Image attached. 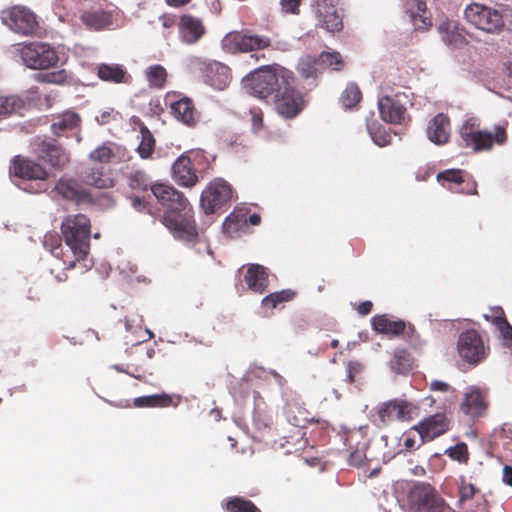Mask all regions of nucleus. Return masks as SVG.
Instances as JSON below:
<instances>
[{"instance_id": "obj_4", "label": "nucleus", "mask_w": 512, "mask_h": 512, "mask_svg": "<svg viewBox=\"0 0 512 512\" xmlns=\"http://www.w3.org/2000/svg\"><path fill=\"white\" fill-rule=\"evenodd\" d=\"M13 52L24 66L34 70L49 69L59 62L58 52L46 42L31 41L17 44L13 47Z\"/></svg>"}, {"instance_id": "obj_48", "label": "nucleus", "mask_w": 512, "mask_h": 512, "mask_svg": "<svg viewBox=\"0 0 512 512\" xmlns=\"http://www.w3.org/2000/svg\"><path fill=\"white\" fill-rule=\"evenodd\" d=\"M479 492L480 490L474 484L468 483L464 476L459 478L458 495L460 504L473 499Z\"/></svg>"}, {"instance_id": "obj_18", "label": "nucleus", "mask_w": 512, "mask_h": 512, "mask_svg": "<svg viewBox=\"0 0 512 512\" xmlns=\"http://www.w3.org/2000/svg\"><path fill=\"white\" fill-rule=\"evenodd\" d=\"M378 108L383 121L391 124H403L406 122V108L398 98L385 96L379 99Z\"/></svg>"}, {"instance_id": "obj_16", "label": "nucleus", "mask_w": 512, "mask_h": 512, "mask_svg": "<svg viewBox=\"0 0 512 512\" xmlns=\"http://www.w3.org/2000/svg\"><path fill=\"white\" fill-rule=\"evenodd\" d=\"M413 405L407 401L394 399L383 403L377 411L383 425L393 421H406L411 419Z\"/></svg>"}, {"instance_id": "obj_31", "label": "nucleus", "mask_w": 512, "mask_h": 512, "mask_svg": "<svg viewBox=\"0 0 512 512\" xmlns=\"http://www.w3.org/2000/svg\"><path fill=\"white\" fill-rule=\"evenodd\" d=\"M128 184L132 190H141L143 192L148 190H151V192H167L164 184L153 182L149 176L142 171L132 173L129 176Z\"/></svg>"}, {"instance_id": "obj_39", "label": "nucleus", "mask_w": 512, "mask_h": 512, "mask_svg": "<svg viewBox=\"0 0 512 512\" xmlns=\"http://www.w3.org/2000/svg\"><path fill=\"white\" fill-rule=\"evenodd\" d=\"M98 75L104 81L120 83L124 81L126 72L120 65L102 64L98 68Z\"/></svg>"}, {"instance_id": "obj_53", "label": "nucleus", "mask_w": 512, "mask_h": 512, "mask_svg": "<svg viewBox=\"0 0 512 512\" xmlns=\"http://www.w3.org/2000/svg\"><path fill=\"white\" fill-rule=\"evenodd\" d=\"M231 191H232V188L226 180H224L222 178H215L208 184L205 192L214 193V192H231Z\"/></svg>"}, {"instance_id": "obj_45", "label": "nucleus", "mask_w": 512, "mask_h": 512, "mask_svg": "<svg viewBox=\"0 0 512 512\" xmlns=\"http://www.w3.org/2000/svg\"><path fill=\"white\" fill-rule=\"evenodd\" d=\"M445 454L454 461L467 464L469 461L468 446L465 442H459L445 450Z\"/></svg>"}, {"instance_id": "obj_49", "label": "nucleus", "mask_w": 512, "mask_h": 512, "mask_svg": "<svg viewBox=\"0 0 512 512\" xmlns=\"http://www.w3.org/2000/svg\"><path fill=\"white\" fill-rule=\"evenodd\" d=\"M361 99V92L355 84H349L341 96L342 104L345 108H352Z\"/></svg>"}, {"instance_id": "obj_21", "label": "nucleus", "mask_w": 512, "mask_h": 512, "mask_svg": "<svg viewBox=\"0 0 512 512\" xmlns=\"http://www.w3.org/2000/svg\"><path fill=\"white\" fill-rule=\"evenodd\" d=\"M202 21L191 15H183L179 21L180 39L187 44H194L204 35Z\"/></svg>"}, {"instance_id": "obj_42", "label": "nucleus", "mask_w": 512, "mask_h": 512, "mask_svg": "<svg viewBox=\"0 0 512 512\" xmlns=\"http://www.w3.org/2000/svg\"><path fill=\"white\" fill-rule=\"evenodd\" d=\"M146 79L150 86L162 88L167 79L166 69L161 65L149 66L145 71Z\"/></svg>"}, {"instance_id": "obj_52", "label": "nucleus", "mask_w": 512, "mask_h": 512, "mask_svg": "<svg viewBox=\"0 0 512 512\" xmlns=\"http://www.w3.org/2000/svg\"><path fill=\"white\" fill-rule=\"evenodd\" d=\"M43 244L53 255L58 256L61 251L60 238L56 234H47L44 237Z\"/></svg>"}, {"instance_id": "obj_41", "label": "nucleus", "mask_w": 512, "mask_h": 512, "mask_svg": "<svg viewBox=\"0 0 512 512\" xmlns=\"http://www.w3.org/2000/svg\"><path fill=\"white\" fill-rule=\"evenodd\" d=\"M24 107V101L16 96H0V116L19 112Z\"/></svg>"}, {"instance_id": "obj_36", "label": "nucleus", "mask_w": 512, "mask_h": 512, "mask_svg": "<svg viewBox=\"0 0 512 512\" xmlns=\"http://www.w3.org/2000/svg\"><path fill=\"white\" fill-rule=\"evenodd\" d=\"M413 358L411 354L405 349H397L394 352L393 358L390 361V368L398 373H406L412 369Z\"/></svg>"}, {"instance_id": "obj_5", "label": "nucleus", "mask_w": 512, "mask_h": 512, "mask_svg": "<svg viewBox=\"0 0 512 512\" xmlns=\"http://www.w3.org/2000/svg\"><path fill=\"white\" fill-rule=\"evenodd\" d=\"M288 72L284 68H261L243 80L247 93L258 98H266L275 93L279 85L285 83Z\"/></svg>"}, {"instance_id": "obj_35", "label": "nucleus", "mask_w": 512, "mask_h": 512, "mask_svg": "<svg viewBox=\"0 0 512 512\" xmlns=\"http://www.w3.org/2000/svg\"><path fill=\"white\" fill-rule=\"evenodd\" d=\"M297 68L302 77L316 78L322 71V64L318 57L306 55L299 60Z\"/></svg>"}, {"instance_id": "obj_28", "label": "nucleus", "mask_w": 512, "mask_h": 512, "mask_svg": "<svg viewBox=\"0 0 512 512\" xmlns=\"http://www.w3.org/2000/svg\"><path fill=\"white\" fill-rule=\"evenodd\" d=\"M438 182L444 189L454 190L463 183H466L464 189L467 192H476V184L474 182L467 181L461 170L450 169L445 170L437 175Z\"/></svg>"}, {"instance_id": "obj_46", "label": "nucleus", "mask_w": 512, "mask_h": 512, "mask_svg": "<svg viewBox=\"0 0 512 512\" xmlns=\"http://www.w3.org/2000/svg\"><path fill=\"white\" fill-rule=\"evenodd\" d=\"M430 390L448 394V398H447L448 404H444L445 409L450 408L455 403V401L457 399L456 389L451 387L446 382H443L440 380H433L430 383Z\"/></svg>"}, {"instance_id": "obj_64", "label": "nucleus", "mask_w": 512, "mask_h": 512, "mask_svg": "<svg viewBox=\"0 0 512 512\" xmlns=\"http://www.w3.org/2000/svg\"><path fill=\"white\" fill-rule=\"evenodd\" d=\"M485 315H487V316H501V317H506V316H505V312H504L503 308H502V307H500V306L491 307V308L489 309V312H488V313H486Z\"/></svg>"}, {"instance_id": "obj_9", "label": "nucleus", "mask_w": 512, "mask_h": 512, "mask_svg": "<svg viewBox=\"0 0 512 512\" xmlns=\"http://www.w3.org/2000/svg\"><path fill=\"white\" fill-rule=\"evenodd\" d=\"M291 79L290 72H288L285 83L279 85L273 94L278 113L286 118L295 117L304 105L302 95L294 89Z\"/></svg>"}, {"instance_id": "obj_6", "label": "nucleus", "mask_w": 512, "mask_h": 512, "mask_svg": "<svg viewBox=\"0 0 512 512\" xmlns=\"http://www.w3.org/2000/svg\"><path fill=\"white\" fill-rule=\"evenodd\" d=\"M507 122L497 125L494 133L487 131H479L477 120L468 119L460 128V135L466 146L471 147L474 151L489 150L494 144L502 145L507 140L506 135Z\"/></svg>"}, {"instance_id": "obj_30", "label": "nucleus", "mask_w": 512, "mask_h": 512, "mask_svg": "<svg viewBox=\"0 0 512 512\" xmlns=\"http://www.w3.org/2000/svg\"><path fill=\"white\" fill-rule=\"evenodd\" d=\"M81 125V117L75 111L67 110L54 117L51 130L54 134L60 135L61 133L79 128Z\"/></svg>"}, {"instance_id": "obj_13", "label": "nucleus", "mask_w": 512, "mask_h": 512, "mask_svg": "<svg viewBox=\"0 0 512 512\" xmlns=\"http://www.w3.org/2000/svg\"><path fill=\"white\" fill-rule=\"evenodd\" d=\"M419 435L418 447L445 434L450 429V420L444 413H436L416 425Z\"/></svg>"}, {"instance_id": "obj_1", "label": "nucleus", "mask_w": 512, "mask_h": 512, "mask_svg": "<svg viewBox=\"0 0 512 512\" xmlns=\"http://www.w3.org/2000/svg\"><path fill=\"white\" fill-rule=\"evenodd\" d=\"M133 208L151 215L163 212L162 222L173 235L186 242L199 237L192 207L184 194H131Z\"/></svg>"}, {"instance_id": "obj_56", "label": "nucleus", "mask_w": 512, "mask_h": 512, "mask_svg": "<svg viewBox=\"0 0 512 512\" xmlns=\"http://www.w3.org/2000/svg\"><path fill=\"white\" fill-rule=\"evenodd\" d=\"M56 192H78L76 190V182L70 177H63L56 185Z\"/></svg>"}, {"instance_id": "obj_32", "label": "nucleus", "mask_w": 512, "mask_h": 512, "mask_svg": "<svg viewBox=\"0 0 512 512\" xmlns=\"http://www.w3.org/2000/svg\"><path fill=\"white\" fill-rule=\"evenodd\" d=\"M284 414L287 421L295 427H304L308 422V411L296 400H290L285 404Z\"/></svg>"}, {"instance_id": "obj_50", "label": "nucleus", "mask_w": 512, "mask_h": 512, "mask_svg": "<svg viewBox=\"0 0 512 512\" xmlns=\"http://www.w3.org/2000/svg\"><path fill=\"white\" fill-rule=\"evenodd\" d=\"M141 143L138 146V152L142 158H148L154 147V138L152 134L145 128H141Z\"/></svg>"}, {"instance_id": "obj_38", "label": "nucleus", "mask_w": 512, "mask_h": 512, "mask_svg": "<svg viewBox=\"0 0 512 512\" xmlns=\"http://www.w3.org/2000/svg\"><path fill=\"white\" fill-rule=\"evenodd\" d=\"M42 158L54 167H63L69 162L68 153L61 147L53 144L46 145L45 155Z\"/></svg>"}, {"instance_id": "obj_33", "label": "nucleus", "mask_w": 512, "mask_h": 512, "mask_svg": "<svg viewBox=\"0 0 512 512\" xmlns=\"http://www.w3.org/2000/svg\"><path fill=\"white\" fill-rule=\"evenodd\" d=\"M120 148L113 143H104L95 148L90 154L89 158L94 162L110 163L119 160Z\"/></svg>"}, {"instance_id": "obj_20", "label": "nucleus", "mask_w": 512, "mask_h": 512, "mask_svg": "<svg viewBox=\"0 0 512 512\" xmlns=\"http://www.w3.org/2000/svg\"><path fill=\"white\" fill-rule=\"evenodd\" d=\"M247 213L243 209H234L222 224V233L229 239L241 237L247 232Z\"/></svg>"}, {"instance_id": "obj_17", "label": "nucleus", "mask_w": 512, "mask_h": 512, "mask_svg": "<svg viewBox=\"0 0 512 512\" xmlns=\"http://www.w3.org/2000/svg\"><path fill=\"white\" fill-rule=\"evenodd\" d=\"M172 178L179 186L184 188H191L198 181L189 153H183L174 162Z\"/></svg>"}, {"instance_id": "obj_61", "label": "nucleus", "mask_w": 512, "mask_h": 512, "mask_svg": "<svg viewBox=\"0 0 512 512\" xmlns=\"http://www.w3.org/2000/svg\"><path fill=\"white\" fill-rule=\"evenodd\" d=\"M372 308H373V303L371 301L367 300V301H363V302L359 303L358 306L356 307V311L358 312V314L365 316V315H368L371 313Z\"/></svg>"}, {"instance_id": "obj_47", "label": "nucleus", "mask_w": 512, "mask_h": 512, "mask_svg": "<svg viewBox=\"0 0 512 512\" xmlns=\"http://www.w3.org/2000/svg\"><path fill=\"white\" fill-rule=\"evenodd\" d=\"M320 64H322V70L329 68L331 70H339L343 66L342 57L338 52L325 51L318 57Z\"/></svg>"}, {"instance_id": "obj_24", "label": "nucleus", "mask_w": 512, "mask_h": 512, "mask_svg": "<svg viewBox=\"0 0 512 512\" xmlns=\"http://www.w3.org/2000/svg\"><path fill=\"white\" fill-rule=\"evenodd\" d=\"M404 6L415 28L424 30L431 25L429 12L423 0H405Z\"/></svg>"}, {"instance_id": "obj_37", "label": "nucleus", "mask_w": 512, "mask_h": 512, "mask_svg": "<svg viewBox=\"0 0 512 512\" xmlns=\"http://www.w3.org/2000/svg\"><path fill=\"white\" fill-rule=\"evenodd\" d=\"M296 292L292 289H284L278 292L270 293L265 296L261 304L264 308L275 309L280 304L289 302L294 299Z\"/></svg>"}, {"instance_id": "obj_60", "label": "nucleus", "mask_w": 512, "mask_h": 512, "mask_svg": "<svg viewBox=\"0 0 512 512\" xmlns=\"http://www.w3.org/2000/svg\"><path fill=\"white\" fill-rule=\"evenodd\" d=\"M301 0H281L282 10L286 13L298 14Z\"/></svg>"}, {"instance_id": "obj_43", "label": "nucleus", "mask_w": 512, "mask_h": 512, "mask_svg": "<svg viewBox=\"0 0 512 512\" xmlns=\"http://www.w3.org/2000/svg\"><path fill=\"white\" fill-rule=\"evenodd\" d=\"M367 130L376 145L384 147L391 143V135L386 133L376 121L367 122Z\"/></svg>"}, {"instance_id": "obj_62", "label": "nucleus", "mask_w": 512, "mask_h": 512, "mask_svg": "<svg viewBox=\"0 0 512 512\" xmlns=\"http://www.w3.org/2000/svg\"><path fill=\"white\" fill-rule=\"evenodd\" d=\"M484 319L490 323H492L496 328L501 326L505 321H507L506 317L501 316H487L483 315Z\"/></svg>"}, {"instance_id": "obj_7", "label": "nucleus", "mask_w": 512, "mask_h": 512, "mask_svg": "<svg viewBox=\"0 0 512 512\" xmlns=\"http://www.w3.org/2000/svg\"><path fill=\"white\" fill-rule=\"evenodd\" d=\"M223 48L231 53L251 52L271 46V40L264 35L254 34L249 30L233 31L222 40Z\"/></svg>"}, {"instance_id": "obj_44", "label": "nucleus", "mask_w": 512, "mask_h": 512, "mask_svg": "<svg viewBox=\"0 0 512 512\" xmlns=\"http://www.w3.org/2000/svg\"><path fill=\"white\" fill-rule=\"evenodd\" d=\"M85 182L98 189H108L113 186V179L100 171H93L85 177Z\"/></svg>"}, {"instance_id": "obj_57", "label": "nucleus", "mask_w": 512, "mask_h": 512, "mask_svg": "<svg viewBox=\"0 0 512 512\" xmlns=\"http://www.w3.org/2000/svg\"><path fill=\"white\" fill-rule=\"evenodd\" d=\"M363 370V365L358 361H350L347 364V381L354 383L356 376L359 375Z\"/></svg>"}, {"instance_id": "obj_2", "label": "nucleus", "mask_w": 512, "mask_h": 512, "mask_svg": "<svg viewBox=\"0 0 512 512\" xmlns=\"http://www.w3.org/2000/svg\"><path fill=\"white\" fill-rule=\"evenodd\" d=\"M465 20L486 33L497 34L512 30V8L500 5L497 8L480 3H471L464 9Z\"/></svg>"}, {"instance_id": "obj_26", "label": "nucleus", "mask_w": 512, "mask_h": 512, "mask_svg": "<svg viewBox=\"0 0 512 512\" xmlns=\"http://www.w3.org/2000/svg\"><path fill=\"white\" fill-rule=\"evenodd\" d=\"M231 80L230 69L219 62L208 64L206 82L218 90L225 89Z\"/></svg>"}, {"instance_id": "obj_11", "label": "nucleus", "mask_w": 512, "mask_h": 512, "mask_svg": "<svg viewBox=\"0 0 512 512\" xmlns=\"http://www.w3.org/2000/svg\"><path fill=\"white\" fill-rule=\"evenodd\" d=\"M489 405L488 390L471 386L464 394L459 410L470 421L476 422L486 416Z\"/></svg>"}, {"instance_id": "obj_12", "label": "nucleus", "mask_w": 512, "mask_h": 512, "mask_svg": "<svg viewBox=\"0 0 512 512\" xmlns=\"http://www.w3.org/2000/svg\"><path fill=\"white\" fill-rule=\"evenodd\" d=\"M339 0H315L314 13L317 25L329 32H338L343 27Z\"/></svg>"}, {"instance_id": "obj_59", "label": "nucleus", "mask_w": 512, "mask_h": 512, "mask_svg": "<svg viewBox=\"0 0 512 512\" xmlns=\"http://www.w3.org/2000/svg\"><path fill=\"white\" fill-rule=\"evenodd\" d=\"M142 323V317L137 314H131L130 316H126L124 319V324L127 331H132L134 327H141Z\"/></svg>"}, {"instance_id": "obj_22", "label": "nucleus", "mask_w": 512, "mask_h": 512, "mask_svg": "<svg viewBox=\"0 0 512 512\" xmlns=\"http://www.w3.org/2000/svg\"><path fill=\"white\" fill-rule=\"evenodd\" d=\"M181 402V396L175 394H160L140 396L133 400L136 408H167L177 407Z\"/></svg>"}, {"instance_id": "obj_15", "label": "nucleus", "mask_w": 512, "mask_h": 512, "mask_svg": "<svg viewBox=\"0 0 512 512\" xmlns=\"http://www.w3.org/2000/svg\"><path fill=\"white\" fill-rule=\"evenodd\" d=\"M371 325L375 332L389 337L399 335L410 336L415 333V328L401 319H394L393 316L382 314L375 315L371 319Z\"/></svg>"}, {"instance_id": "obj_40", "label": "nucleus", "mask_w": 512, "mask_h": 512, "mask_svg": "<svg viewBox=\"0 0 512 512\" xmlns=\"http://www.w3.org/2000/svg\"><path fill=\"white\" fill-rule=\"evenodd\" d=\"M82 21L94 30H101L110 25L111 17L105 12H90L82 15Z\"/></svg>"}, {"instance_id": "obj_51", "label": "nucleus", "mask_w": 512, "mask_h": 512, "mask_svg": "<svg viewBox=\"0 0 512 512\" xmlns=\"http://www.w3.org/2000/svg\"><path fill=\"white\" fill-rule=\"evenodd\" d=\"M37 78L42 82L61 85L67 81L68 75L65 70H59L47 74H40Z\"/></svg>"}, {"instance_id": "obj_29", "label": "nucleus", "mask_w": 512, "mask_h": 512, "mask_svg": "<svg viewBox=\"0 0 512 512\" xmlns=\"http://www.w3.org/2000/svg\"><path fill=\"white\" fill-rule=\"evenodd\" d=\"M170 108L173 116L188 126L194 125L198 120L197 113L189 98H182L172 102Z\"/></svg>"}, {"instance_id": "obj_23", "label": "nucleus", "mask_w": 512, "mask_h": 512, "mask_svg": "<svg viewBox=\"0 0 512 512\" xmlns=\"http://www.w3.org/2000/svg\"><path fill=\"white\" fill-rule=\"evenodd\" d=\"M244 281L251 291L263 294L269 283L267 269L259 264L249 265L244 275Z\"/></svg>"}, {"instance_id": "obj_25", "label": "nucleus", "mask_w": 512, "mask_h": 512, "mask_svg": "<svg viewBox=\"0 0 512 512\" xmlns=\"http://www.w3.org/2000/svg\"><path fill=\"white\" fill-rule=\"evenodd\" d=\"M427 135L429 140L435 144L446 143L450 136V123L448 117L444 114H438L430 120L427 127Z\"/></svg>"}, {"instance_id": "obj_19", "label": "nucleus", "mask_w": 512, "mask_h": 512, "mask_svg": "<svg viewBox=\"0 0 512 512\" xmlns=\"http://www.w3.org/2000/svg\"><path fill=\"white\" fill-rule=\"evenodd\" d=\"M10 172L20 178L27 180H43L47 173L44 168L32 160L16 156L10 166Z\"/></svg>"}, {"instance_id": "obj_55", "label": "nucleus", "mask_w": 512, "mask_h": 512, "mask_svg": "<svg viewBox=\"0 0 512 512\" xmlns=\"http://www.w3.org/2000/svg\"><path fill=\"white\" fill-rule=\"evenodd\" d=\"M506 348H512V326L508 321H505L501 326L497 327Z\"/></svg>"}, {"instance_id": "obj_63", "label": "nucleus", "mask_w": 512, "mask_h": 512, "mask_svg": "<svg viewBox=\"0 0 512 512\" xmlns=\"http://www.w3.org/2000/svg\"><path fill=\"white\" fill-rule=\"evenodd\" d=\"M503 481L512 486V467L511 466H505L503 468Z\"/></svg>"}, {"instance_id": "obj_14", "label": "nucleus", "mask_w": 512, "mask_h": 512, "mask_svg": "<svg viewBox=\"0 0 512 512\" xmlns=\"http://www.w3.org/2000/svg\"><path fill=\"white\" fill-rule=\"evenodd\" d=\"M411 499L421 512H442L444 501L429 484H418L411 490Z\"/></svg>"}, {"instance_id": "obj_34", "label": "nucleus", "mask_w": 512, "mask_h": 512, "mask_svg": "<svg viewBox=\"0 0 512 512\" xmlns=\"http://www.w3.org/2000/svg\"><path fill=\"white\" fill-rule=\"evenodd\" d=\"M223 509L226 512H262L254 502L241 496L226 498Z\"/></svg>"}, {"instance_id": "obj_8", "label": "nucleus", "mask_w": 512, "mask_h": 512, "mask_svg": "<svg viewBox=\"0 0 512 512\" xmlns=\"http://www.w3.org/2000/svg\"><path fill=\"white\" fill-rule=\"evenodd\" d=\"M459 356L467 363L477 365L488 355L490 348L475 329L463 331L457 341Z\"/></svg>"}, {"instance_id": "obj_27", "label": "nucleus", "mask_w": 512, "mask_h": 512, "mask_svg": "<svg viewBox=\"0 0 512 512\" xmlns=\"http://www.w3.org/2000/svg\"><path fill=\"white\" fill-rule=\"evenodd\" d=\"M232 194H201L200 205L205 214L225 212L231 204Z\"/></svg>"}, {"instance_id": "obj_10", "label": "nucleus", "mask_w": 512, "mask_h": 512, "mask_svg": "<svg viewBox=\"0 0 512 512\" xmlns=\"http://www.w3.org/2000/svg\"><path fill=\"white\" fill-rule=\"evenodd\" d=\"M2 21L10 30L23 36H32L38 30L36 15L23 6H15L4 11Z\"/></svg>"}, {"instance_id": "obj_54", "label": "nucleus", "mask_w": 512, "mask_h": 512, "mask_svg": "<svg viewBox=\"0 0 512 512\" xmlns=\"http://www.w3.org/2000/svg\"><path fill=\"white\" fill-rule=\"evenodd\" d=\"M417 436L419 437L416 425L403 434V446L407 450H412L418 447Z\"/></svg>"}, {"instance_id": "obj_3", "label": "nucleus", "mask_w": 512, "mask_h": 512, "mask_svg": "<svg viewBox=\"0 0 512 512\" xmlns=\"http://www.w3.org/2000/svg\"><path fill=\"white\" fill-rule=\"evenodd\" d=\"M61 233L66 245L76 260H83L90 251L91 223L83 214L68 215L61 224Z\"/></svg>"}, {"instance_id": "obj_58", "label": "nucleus", "mask_w": 512, "mask_h": 512, "mask_svg": "<svg viewBox=\"0 0 512 512\" xmlns=\"http://www.w3.org/2000/svg\"><path fill=\"white\" fill-rule=\"evenodd\" d=\"M250 115L252 130L257 133L263 127V115L261 111L257 109H252Z\"/></svg>"}]
</instances>
